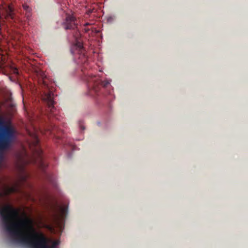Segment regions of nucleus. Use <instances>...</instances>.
Wrapping results in <instances>:
<instances>
[{"label": "nucleus", "instance_id": "f257e3e1", "mask_svg": "<svg viewBox=\"0 0 248 248\" xmlns=\"http://www.w3.org/2000/svg\"><path fill=\"white\" fill-rule=\"evenodd\" d=\"M0 216L5 230L17 242L31 248H49L47 238L35 232L31 219H20L17 209L7 205L0 208Z\"/></svg>", "mask_w": 248, "mask_h": 248}, {"label": "nucleus", "instance_id": "f03ea898", "mask_svg": "<svg viewBox=\"0 0 248 248\" xmlns=\"http://www.w3.org/2000/svg\"><path fill=\"white\" fill-rule=\"evenodd\" d=\"M16 130L10 122L0 116V151L8 149L15 139Z\"/></svg>", "mask_w": 248, "mask_h": 248}, {"label": "nucleus", "instance_id": "7ed1b4c3", "mask_svg": "<svg viewBox=\"0 0 248 248\" xmlns=\"http://www.w3.org/2000/svg\"><path fill=\"white\" fill-rule=\"evenodd\" d=\"M86 80L87 82L89 83V86L93 87L94 88V90H96V86H97L99 85H100L104 87H106L109 84V82L108 81H102L99 79L98 77L94 75L89 76L87 78Z\"/></svg>", "mask_w": 248, "mask_h": 248}, {"label": "nucleus", "instance_id": "20e7f679", "mask_svg": "<svg viewBox=\"0 0 248 248\" xmlns=\"http://www.w3.org/2000/svg\"><path fill=\"white\" fill-rule=\"evenodd\" d=\"M73 49L77 50L78 53L79 54V59H81L80 62L85 64L88 62V58L85 54L84 48L81 42L77 40L76 43L73 46Z\"/></svg>", "mask_w": 248, "mask_h": 248}, {"label": "nucleus", "instance_id": "39448f33", "mask_svg": "<svg viewBox=\"0 0 248 248\" xmlns=\"http://www.w3.org/2000/svg\"><path fill=\"white\" fill-rule=\"evenodd\" d=\"M19 182H16L14 186H9L4 185L3 186V191L0 192V198L3 196H7L13 193L18 192L19 191Z\"/></svg>", "mask_w": 248, "mask_h": 248}, {"label": "nucleus", "instance_id": "423d86ee", "mask_svg": "<svg viewBox=\"0 0 248 248\" xmlns=\"http://www.w3.org/2000/svg\"><path fill=\"white\" fill-rule=\"evenodd\" d=\"M77 19L73 15H67L65 20L63 23L64 28L65 30H75L77 28Z\"/></svg>", "mask_w": 248, "mask_h": 248}, {"label": "nucleus", "instance_id": "0eeeda50", "mask_svg": "<svg viewBox=\"0 0 248 248\" xmlns=\"http://www.w3.org/2000/svg\"><path fill=\"white\" fill-rule=\"evenodd\" d=\"M53 93L51 92H49L48 93H45L44 97V100L46 102L48 109L52 113L54 112V110L55 109L54 107L55 102L53 100Z\"/></svg>", "mask_w": 248, "mask_h": 248}, {"label": "nucleus", "instance_id": "6e6552de", "mask_svg": "<svg viewBox=\"0 0 248 248\" xmlns=\"http://www.w3.org/2000/svg\"><path fill=\"white\" fill-rule=\"evenodd\" d=\"M39 142V140L36 137L33 143V146L34 147L33 150L38 158L40 160V167L44 168V162L43 161L42 157V150L40 148Z\"/></svg>", "mask_w": 248, "mask_h": 248}, {"label": "nucleus", "instance_id": "1a4fd4ad", "mask_svg": "<svg viewBox=\"0 0 248 248\" xmlns=\"http://www.w3.org/2000/svg\"><path fill=\"white\" fill-rule=\"evenodd\" d=\"M59 209L61 217H65L68 212V207L66 206H59Z\"/></svg>", "mask_w": 248, "mask_h": 248}, {"label": "nucleus", "instance_id": "9d476101", "mask_svg": "<svg viewBox=\"0 0 248 248\" xmlns=\"http://www.w3.org/2000/svg\"><path fill=\"white\" fill-rule=\"evenodd\" d=\"M20 179H21L20 180L21 181L25 182L26 180V175L22 176Z\"/></svg>", "mask_w": 248, "mask_h": 248}, {"label": "nucleus", "instance_id": "9b49d317", "mask_svg": "<svg viewBox=\"0 0 248 248\" xmlns=\"http://www.w3.org/2000/svg\"><path fill=\"white\" fill-rule=\"evenodd\" d=\"M80 127L82 130H84L85 129V127L83 125H82L81 124H80Z\"/></svg>", "mask_w": 248, "mask_h": 248}, {"label": "nucleus", "instance_id": "f8f14e48", "mask_svg": "<svg viewBox=\"0 0 248 248\" xmlns=\"http://www.w3.org/2000/svg\"><path fill=\"white\" fill-rule=\"evenodd\" d=\"M89 25V23H86L85 25V26H87V25Z\"/></svg>", "mask_w": 248, "mask_h": 248}]
</instances>
